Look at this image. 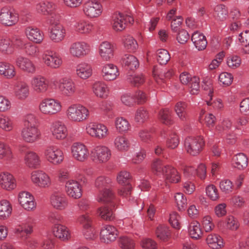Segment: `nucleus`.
<instances>
[{
  "label": "nucleus",
  "instance_id": "obj_1",
  "mask_svg": "<svg viewBox=\"0 0 249 249\" xmlns=\"http://www.w3.org/2000/svg\"><path fill=\"white\" fill-rule=\"evenodd\" d=\"M66 116L70 121L79 123L88 119L89 116V109L80 104H72L67 108Z\"/></svg>",
  "mask_w": 249,
  "mask_h": 249
},
{
  "label": "nucleus",
  "instance_id": "obj_2",
  "mask_svg": "<svg viewBox=\"0 0 249 249\" xmlns=\"http://www.w3.org/2000/svg\"><path fill=\"white\" fill-rule=\"evenodd\" d=\"M40 112L45 115H53L59 112L62 109L61 103L55 99L46 98L42 100L38 106Z\"/></svg>",
  "mask_w": 249,
  "mask_h": 249
},
{
  "label": "nucleus",
  "instance_id": "obj_3",
  "mask_svg": "<svg viewBox=\"0 0 249 249\" xmlns=\"http://www.w3.org/2000/svg\"><path fill=\"white\" fill-rule=\"evenodd\" d=\"M184 144L187 153L195 156L202 150L205 141L201 136L188 137L185 139Z\"/></svg>",
  "mask_w": 249,
  "mask_h": 249
},
{
  "label": "nucleus",
  "instance_id": "obj_4",
  "mask_svg": "<svg viewBox=\"0 0 249 249\" xmlns=\"http://www.w3.org/2000/svg\"><path fill=\"white\" fill-rule=\"evenodd\" d=\"M18 14L15 9L9 6H4L0 10V22L7 26H11L18 23Z\"/></svg>",
  "mask_w": 249,
  "mask_h": 249
},
{
  "label": "nucleus",
  "instance_id": "obj_5",
  "mask_svg": "<svg viewBox=\"0 0 249 249\" xmlns=\"http://www.w3.org/2000/svg\"><path fill=\"white\" fill-rule=\"evenodd\" d=\"M56 6L53 2L48 1H41L35 5V9L37 13L43 15L50 16V23L53 24L57 16L54 13Z\"/></svg>",
  "mask_w": 249,
  "mask_h": 249
},
{
  "label": "nucleus",
  "instance_id": "obj_6",
  "mask_svg": "<svg viewBox=\"0 0 249 249\" xmlns=\"http://www.w3.org/2000/svg\"><path fill=\"white\" fill-rule=\"evenodd\" d=\"M86 130L89 136L99 140L105 139L108 135L107 127L100 123H89L86 126Z\"/></svg>",
  "mask_w": 249,
  "mask_h": 249
},
{
  "label": "nucleus",
  "instance_id": "obj_7",
  "mask_svg": "<svg viewBox=\"0 0 249 249\" xmlns=\"http://www.w3.org/2000/svg\"><path fill=\"white\" fill-rule=\"evenodd\" d=\"M46 159L50 163L57 165L60 164L64 160L62 150L57 146L51 145L47 146L44 152Z\"/></svg>",
  "mask_w": 249,
  "mask_h": 249
},
{
  "label": "nucleus",
  "instance_id": "obj_8",
  "mask_svg": "<svg viewBox=\"0 0 249 249\" xmlns=\"http://www.w3.org/2000/svg\"><path fill=\"white\" fill-rule=\"evenodd\" d=\"M83 11L85 15L89 18L99 17L102 13V6L95 0H88L83 5Z\"/></svg>",
  "mask_w": 249,
  "mask_h": 249
},
{
  "label": "nucleus",
  "instance_id": "obj_9",
  "mask_svg": "<svg viewBox=\"0 0 249 249\" xmlns=\"http://www.w3.org/2000/svg\"><path fill=\"white\" fill-rule=\"evenodd\" d=\"M57 89L64 96L71 97L77 91L75 83L72 79L68 77H63L59 80Z\"/></svg>",
  "mask_w": 249,
  "mask_h": 249
},
{
  "label": "nucleus",
  "instance_id": "obj_10",
  "mask_svg": "<svg viewBox=\"0 0 249 249\" xmlns=\"http://www.w3.org/2000/svg\"><path fill=\"white\" fill-rule=\"evenodd\" d=\"M90 52V47L87 43L77 41L72 43L69 48V53L73 57L82 58Z\"/></svg>",
  "mask_w": 249,
  "mask_h": 249
},
{
  "label": "nucleus",
  "instance_id": "obj_11",
  "mask_svg": "<svg viewBox=\"0 0 249 249\" xmlns=\"http://www.w3.org/2000/svg\"><path fill=\"white\" fill-rule=\"evenodd\" d=\"M111 156V150L106 146H97L91 151L93 160L99 163L106 162Z\"/></svg>",
  "mask_w": 249,
  "mask_h": 249
},
{
  "label": "nucleus",
  "instance_id": "obj_12",
  "mask_svg": "<svg viewBox=\"0 0 249 249\" xmlns=\"http://www.w3.org/2000/svg\"><path fill=\"white\" fill-rule=\"evenodd\" d=\"M113 18L112 27L116 31H122L125 28L127 23L132 24L134 22L132 17L120 13L114 14Z\"/></svg>",
  "mask_w": 249,
  "mask_h": 249
},
{
  "label": "nucleus",
  "instance_id": "obj_13",
  "mask_svg": "<svg viewBox=\"0 0 249 249\" xmlns=\"http://www.w3.org/2000/svg\"><path fill=\"white\" fill-rule=\"evenodd\" d=\"M118 235L117 229L113 226H104L100 231V240L102 242L109 244L114 241Z\"/></svg>",
  "mask_w": 249,
  "mask_h": 249
},
{
  "label": "nucleus",
  "instance_id": "obj_14",
  "mask_svg": "<svg viewBox=\"0 0 249 249\" xmlns=\"http://www.w3.org/2000/svg\"><path fill=\"white\" fill-rule=\"evenodd\" d=\"M78 221L83 225V234L87 239L93 240L96 237L95 229L91 226L90 218L88 215H82Z\"/></svg>",
  "mask_w": 249,
  "mask_h": 249
},
{
  "label": "nucleus",
  "instance_id": "obj_15",
  "mask_svg": "<svg viewBox=\"0 0 249 249\" xmlns=\"http://www.w3.org/2000/svg\"><path fill=\"white\" fill-rule=\"evenodd\" d=\"M73 157L77 160L84 161L89 156L87 147L81 143H74L71 148Z\"/></svg>",
  "mask_w": 249,
  "mask_h": 249
},
{
  "label": "nucleus",
  "instance_id": "obj_16",
  "mask_svg": "<svg viewBox=\"0 0 249 249\" xmlns=\"http://www.w3.org/2000/svg\"><path fill=\"white\" fill-rule=\"evenodd\" d=\"M21 136L26 142L33 143L40 139L41 132L38 127H23Z\"/></svg>",
  "mask_w": 249,
  "mask_h": 249
},
{
  "label": "nucleus",
  "instance_id": "obj_17",
  "mask_svg": "<svg viewBox=\"0 0 249 249\" xmlns=\"http://www.w3.org/2000/svg\"><path fill=\"white\" fill-rule=\"evenodd\" d=\"M31 180L36 185L45 188L49 186L51 182L48 175L42 171H34L31 174Z\"/></svg>",
  "mask_w": 249,
  "mask_h": 249
},
{
  "label": "nucleus",
  "instance_id": "obj_18",
  "mask_svg": "<svg viewBox=\"0 0 249 249\" xmlns=\"http://www.w3.org/2000/svg\"><path fill=\"white\" fill-rule=\"evenodd\" d=\"M50 130L54 138L57 140H63L67 136V129L64 124L56 121L52 123Z\"/></svg>",
  "mask_w": 249,
  "mask_h": 249
},
{
  "label": "nucleus",
  "instance_id": "obj_19",
  "mask_svg": "<svg viewBox=\"0 0 249 249\" xmlns=\"http://www.w3.org/2000/svg\"><path fill=\"white\" fill-rule=\"evenodd\" d=\"M31 84L33 89L38 94L45 93L49 88V81L41 75L35 76Z\"/></svg>",
  "mask_w": 249,
  "mask_h": 249
},
{
  "label": "nucleus",
  "instance_id": "obj_20",
  "mask_svg": "<svg viewBox=\"0 0 249 249\" xmlns=\"http://www.w3.org/2000/svg\"><path fill=\"white\" fill-rule=\"evenodd\" d=\"M43 62L52 69H58L62 64L61 57L56 53L50 52L42 56Z\"/></svg>",
  "mask_w": 249,
  "mask_h": 249
},
{
  "label": "nucleus",
  "instance_id": "obj_21",
  "mask_svg": "<svg viewBox=\"0 0 249 249\" xmlns=\"http://www.w3.org/2000/svg\"><path fill=\"white\" fill-rule=\"evenodd\" d=\"M33 226V220L29 218L25 223L18 226L15 229V233L18 237L26 239L32 233Z\"/></svg>",
  "mask_w": 249,
  "mask_h": 249
},
{
  "label": "nucleus",
  "instance_id": "obj_22",
  "mask_svg": "<svg viewBox=\"0 0 249 249\" xmlns=\"http://www.w3.org/2000/svg\"><path fill=\"white\" fill-rule=\"evenodd\" d=\"M66 192L68 196L78 199L82 196V189L80 184L76 180H69L65 185Z\"/></svg>",
  "mask_w": 249,
  "mask_h": 249
},
{
  "label": "nucleus",
  "instance_id": "obj_23",
  "mask_svg": "<svg viewBox=\"0 0 249 249\" xmlns=\"http://www.w3.org/2000/svg\"><path fill=\"white\" fill-rule=\"evenodd\" d=\"M18 200L21 206L26 210L31 211L36 208V204L34 196L27 192L19 193Z\"/></svg>",
  "mask_w": 249,
  "mask_h": 249
},
{
  "label": "nucleus",
  "instance_id": "obj_24",
  "mask_svg": "<svg viewBox=\"0 0 249 249\" xmlns=\"http://www.w3.org/2000/svg\"><path fill=\"white\" fill-rule=\"evenodd\" d=\"M16 64L18 67L25 72L34 73L36 71V67L34 63L27 57L19 56L16 59Z\"/></svg>",
  "mask_w": 249,
  "mask_h": 249
},
{
  "label": "nucleus",
  "instance_id": "obj_25",
  "mask_svg": "<svg viewBox=\"0 0 249 249\" xmlns=\"http://www.w3.org/2000/svg\"><path fill=\"white\" fill-rule=\"evenodd\" d=\"M30 94L29 86L24 82L18 83L14 88V95L16 98L21 101H25Z\"/></svg>",
  "mask_w": 249,
  "mask_h": 249
},
{
  "label": "nucleus",
  "instance_id": "obj_26",
  "mask_svg": "<svg viewBox=\"0 0 249 249\" xmlns=\"http://www.w3.org/2000/svg\"><path fill=\"white\" fill-rule=\"evenodd\" d=\"M97 200L98 202H103L110 204L111 206L114 207L117 203V200L114 196V193L110 190V187L100 191L97 196Z\"/></svg>",
  "mask_w": 249,
  "mask_h": 249
},
{
  "label": "nucleus",
  "instance_id": "obj_27",
  "mask_svg": "<svg viewBox=\"0 0 249 249\" xmlns=\"http://www.w3.org/2000/svg\"><path fill=\"white\" fill-rule=\"evenodd\" d=\"M66 35L65 28L60 24L53 26L50 32L51 40L55 43H59L64 40Z\"/></svg>",
  "mask_w": 249,
  "mask_h": 249
},
{
  "label": "nucleus",
  "instance_id": "obj_28",
  "mask_svg": "<svg viewBox=\"0 0 249 249\" xmlns=\"http://www.w3.org/2000/svg\"><path fill=\"white\" fill-rule=\"evenodd\" d=\"M52 206L58 210H63L68 206V200L65 195L60 193L54 194L51 197Z\"/></svg>",
  "mask_w": 249,
  "mask_h": 249
},
{
  "label": "nucleus",
  "instance_id": "obj_29",
  "mask_svg": "<svg viewBox=\"0 0 249 249\" xmlns=\"http://www.w3.org/2000/svg\"><path fill=\"white\" fill-rule=\"evenodd\" d=\"M102 74L104 79L106 81L115 80L119 75L118 68L113 64H107L103 66Z\"/></svg>",
  "mask_w": 249,
  "mask_h": 249
},
{
  "label": "nucleus",
  "instance_id": "obj_30",
  "mask_svg": "<svg viewBox=\"0 0 249 249\" xmlns=\"http://www.w3.org/2000/svg\"><path fill=\"white\" fill-rule=\"evenodd\" d=\"M0 185L7 190H12L16 186V181L12 175L8 172H3L0 174Z\"/></svg>",
  "mask_w": 249,
  "mask_h": 249
},
{
  "label": "nucleus",
  "instance_id": "obj_31",
  "mask_svg": "<svg viewBox=\"0 0 249 249\" xmlns=\"http://www.w3.org/2000/svg\"><path fill=\"white\" fill-rule=\"evenodd\" d=\"M161 174L164 177L167 181L170 182L178 183L180 179V177L177 170L171 165H165Z\"/></svg>",
  "mask_w": 249,
  "mask_h": 249
},
{
  "label": "nucleus",
  "instance_id": "obj_32",
  "mask_svg": "<svg viewBox=\"0 0 249 249\" xmlns=\"http://www.w3.org/2000/svg\"><path fill=\"white\" fill-rule=\"evenodd\" d=\"M25 34L27 38L36 43H41L43 39V34L36 27L28 26L25 28Z\"/></svg>",
  "mask_w": 249,
  "mask_h": 249
},
{
  "label": "nucleus",
  "instance_id": "obj_33",
  "mask_svg": "<svg viewBox=\"0 0 249 249\" xmlns=\"http://www.w3.org/2000/svg\"><path fill=\"white\" fill-rule=\"evenodd\" d=\"M113 45L107 41L103 42L99 46V54L103 60H109L113 56Z\"/></svg>",
  "mask_w": 249,
  "mask_h": 249
},
{
  "label": "nucleus",
  "instance_id": "obj_34",
  "mask_svg": "<svg viewBox=\"0 0 249 249\" xmlns=\"http://www.w3.org/2000/svg\"><path fill=\"white\" fill-rule=\"evenodd\" d=\"M53 231L54 235L62 241H67L71 238V234L67 227L61 224L54 225Z\"/></svg>",
  "mask_w": 249,
  "mask_h": 249
},
{
  "label": "nucleus",
  "instance_id": "obj_35",
  "mask_svg": "<svg viewBox=\"0 0 249 249\" xmlns=\"http://www.w3.org/2000/svg\"><path fill=\"white\" fill-rule=\"evenodd\" d=\"M76 72L78 77L82 79H87L92 75V69L89 64L83 62L77 65Z\"/></svg>",
  "mask_w": 249,
  "mask_h": 249
},
{
  "label": "nucleus",
  "instance_id": "obj_36",
  "mask_svg": "<svg viewBox=\"0 0 249 249\" xmlns=\"http://www.w3.org/2000/svg\"><path fill=\"white\" fill-rule=\"evenodd\" d=\"M191 40L196 48L199 51L205 49L207 46V42L206 37L198 31L195 32L193 34Z\"/></svg>",
  "mask_w": 249,
  "mask_h": 249
},
{
  "label": "nucleus",
  "instance_id": "obj_37",
  "mask_svg": "<svg viewBox=\"0 0 249 249\" xmlns=\"http://www.w3.org/2000/svg\"><path fill=\"white\" fill-rule=\"evenodd\" d=\"M92 90L95 95L101 98L107 97L109 93L107 86L102 82H96L92 85Z\"/></svg>",
  "mask_w": 249,
  "mask_h": 249
},
{
  "label": "nucleus",
  "instance_id": "obj_38",
  "mask_svg": "<svg viewBox=\"0 0 249 249\" xmlns=\"http://www.w3.org/2000/svg\"><path fill=\"white\" fill-rule=\"evenodd\" d=\"M115 207L111 206L110 204L100 207L98 210V213L101 217L105 220L111 221L114 219L115 214L113 210Z\"/></svg>",
  "mask_w": 249,
  "mask_h": 249
},
{
  "label": "nucleus",
  "instance_id": "obj_39",
  "mask_svg": "<svg viewBox=\"0 0 249 249\" xmlns=\"http://www.w3.org/2000/svg\"><path fill=\"white\" fill-rule=\"evenodd\" d=\"M206 241L209 247L213 249H218L223 246L222 238L215 233L209 234Z\"/></svg>",
  "mask_w": 249,
  "mask_h": 249
},
{
  "label": "nucleus",
  "instance_id": "obj_40",
  "mask_svg": "<svg viewBox=\"0 0 249 249\" xmlns=\"http://www.w3.org/2000/svg\"><path fill=\"white\" fill-rule=\"evenodd\" d=\"M15 68L12 64L0 62V74L7 78H12L16 75Z\"/></svg>",
  "mask_w": 249,
  "mask_h": 249
},
{
  "label": "nucleus",
  "instance_id": "obj_41",
  "mask_svg": "<svg viewBox=\"0 0 249 249\" xmlns=\"http://www.w3.org/2000/svg\"><path fill=\"white\" fill-rule=\"evenodd\" d=\"M12 212V207L10 203L6 199L0 201V219L4 220L8 218Z\"/></svg>",
  "mask_w": 249,
  "mask_h": 249
},
{
  "label": "nucleus",
  "instance_id": "obj_42",
  "mask_svg": "<svg viewBox=\"0 0 249 249\" xmlns=\"http://www.w3.org/2000/svg\"><path fill=\"white\" fill-rule=\"evenodd\" d=\"M24 160L26 165L30 168H37L40 162L39 156L34 152H28Z\"/></svg>",
  "mask_w": 249,
  "mask_h": 249
},
{
  "label": "nucleus",
  "instance_id": "obj_43",
  "mask_svg": "<svg viewBox=\"0 0 249 249\" xmlns=\"http://www.w3.org/2000/svg\"><path fill=\"white\" fill-rule=\"evenodd\" d=\"M13 158V155L10 146L0 141V160L10 161Z\"/></svg>",
  "mask_w": 249,
  "mask_h": 249
},
{
  "label": "nucleus",
  "instance_id": "obj_44",
  "mask_svg": "<svg viewBox=\"0 0 249 249\" xmlns=\"http://www.w3.org/2000/svg\"><path fill=\"white\" fill-rule=\"evenodd\" d=\"M0 52L3 54H11L14 52L12 42L9 38L0 37Z\"/></svg>",
  "mask_w": 249,
  "mask_h": 249
},
{
  "label": "nucleus",
  "instance_id": "obj_45",
  "mask_svg": "<svg viewBox=\"0 0 249 249\" xmlns=\"http://www.w3.org/2000/svg\"><path fill=\"white\" fill-rule=\"evenodd\" d=\"M232 164L234 167L241 170L246 168L248 165V158L243 153H238L233 158Z\"/></svg>",
  "mask_w": 249,
  "mask_h": 249
},
{
  "label": "nucleus",
  "instance_id": "obj_46",
  "mask_svg": "<svg viewBox=\"0 0 249 249\" xmlns=\"http://www.w3.org/2000/svg\"><path fill=\"white\" fill-rule=\"evenodd\" d=\"M155 234L158 238L163 241H167L171 236L169 228L164 225H159L156 228Z\"/></svg>",
  "mask_w": 249,
  "mask_h": 249
},
{
  "label": "nucleus",
  "instance_id": "obj_47",
  "mask_svg": "<svg viewBox=\"0 0 249 249\" xmlns=\"http://www.w3.org/2000/svg\"><path fill=\"white\" fill-rule=\"evenodd\" d=\"M174 74V71L172 70H169L167 71L159 72V70L155 67L154 68L153 71V75L156 81L158 84H160L164 82V78L169 79Z\"/></svg>",
  "mask_w": 249,
  "mask_h": 249
},
{
  "label": "nucleus",
  "instance_id": "obj_48",
  "mask_svg": "<svg viewBox=\"0 0 249 249\" xmlns=\"http://www.w3.org/2000/svg\"><path fill=\"white\" fill-rule=\"evenodd\" d=\"M123 42L125 49L130 52H135L138 47V44L134 38L130 36L127 35L123 37Z\"/></svg>",
  "mask_w": 249,
  "mask_h": 249
},
{
  "label": "nucleus",
  "instance_id": "obj_49",
  "mask_svg": "<svg viewBox=\"0 0 249 249\" xmlns=\"http://www.w3.org/2000/svg\"><path fill=\"white\" fill-rule=\"evenodd\" d=\"M122 61L131 70H135L139 67L138 59L133 55L125 54L122 58Z\"/></svg>",
  "mask_w": 249,
  "mask_h": 249
},
{
  "label": "nucleus",
  "instance_id": "obj_50",
  "mask_svg": "<svg viewBox=\"0 0 249 249\" xmlns=\"http://www.w3.org/2000/svg\"><path fill=\"white\" fill-rule=\"evenodd\" d=\"M116 148L121 151H127L130 146V143L126 138L123 136H117L114 141Z\"/></svg>",
  "mask_w": 249,
  "mask_h": 249
},
{
  "label": "nucleus",
  "instance_id": "obj_51",
  "mask_svg": "<svg viewBox=\"0 0 249 249\" xmlns=\"http://www.w3.org/2000/svg\"><path fill=\"white\" fill-rule=\"evenodd\" d=\"M189 232L191 238L195 239L200 238L202 235L200 224L196 221L192 222L189 225Z\"/></svg>",
  "mask_w": 249,
  "mask_h": 249
},
{
  "label": "nucleus",
  "instance_id": "obj_52",
  "mask_svg": "<svg viewBox=\"0 0 249 249\" xmlns=\"http://www.w3.org/2000/svg\"><path fill=\"white\" fill-rule=\"evenodd\" d=\"M75 30L80 34H89L93 29V25L85 20H81L74 25Z\"/></svg>",
  "mask_w": 249,
  "mask_h": 249
},
{
  "label": "nucleus",
  "instance_id": "obj_53",
  "mask_svg": "<svg viewBox=\"0 0 249 249\" xmlns=\"http://www.w3.org/2000/svg\"><path fill=\"white\" fill-rule=\"evenodd\" d=\"M228 9L224 5H217L214 9L213 15L217 20L220 21L225 20L228 16Z\"/></svg>",
  "mask_w": 249,
  "mask_h": 249
},
{
  "label": "nucleus",
  "instance_id": "obj_54",
  "mask_svg": "<svg viewBox=\"0 0 249 249\" xmlns=\"http://www.w3.org/2000/svg\"><path fill=\"white\" fill-rule=\"evenodd\" d=\"M111 180L105 176L98 177L95 181V186L100 191L103 190L111 186Z\"/></svg>",
  "mask_w": 249,
  "mask_h": 249
},
{
  "label": "nucleus",
  "instance_id": "obj_55",
  "mask_svg": "<svg viewBox=\"0 0 249 249\" xmlns=\"http://www.w3.org/2000/svg\"><path fill=\"white\" fill-rule=\"evenodd\" d=\"M172 112L168 108L160 110L159 113V117L160 122L166 124L170 125L173 123L171 116Z\"/></svg>",
  "mask_w": 249,
  "mask_h": 249
},
{
  "label": "nucleus",
  "instance_id": "obj_56",
  "mask_svg": "<svg viewBox=\"0 0 249 249\" xmlns=\"http://www.w3.org/2000/svg\"><path fill=\"white\" fill-rule=\"evenodd\" d=\"M0 128L5 131H11L14 128L13 120L8 116H0Z\"/></svg>",
  "mask_w": 249,
  "mask_h": 249
},
{
  "label": "nucleus",
  "instance_id": "obj_57",
  "mask_svg": "<svg viewBox=\"0 0 249 249\" xmlns=\"http://www.w3.org/2000/svg\"><path fill=\"white\" fill-rule=\"evenodd\" d=\"M187 104L184 102H178L175 107V110L179 119L184 121L186 120Z\"/></svg>",
  "mask_w": 249,
  "mask_h": 249
},
{
  "label": "nucleus",
  "instance_id": "obj_58",
  "mask_svg": "<svg viewBox=\"0 0 249 249\" xmlns=\"http://www.w3.org/2000/svg\"><path fill=\"white\" fill-rule=\"evenodd\" d=\"M115 125L117 129L121 133L126 132L130 126L127 120L123 117L116 119Z\"/></svg>",
  "mask_w": 249,
  "mask_h": 249
},
{
  "label": "nucleus",
  "instance_id": "obj_59",
  "mask_svg": "<svg viewBox=\"0 0 249 249\" xmlns=\"http://www.w3.org/2000/svg\"><path fill=\"white\" fill-rule=\"evenodd\" d=\"M119 244L122 249H134V241L127 236H121L119 239Z\"/></svg>",
  "mask_w": 249,
  "mask_h": 249
},
{
  "label": "nucleus",
  "instance_id": "obj_60",
  "mask_svg": "<svg viewBox=\"0 0 249 249\" xmlns=\"http://www.w3.org/2000/svg\"><path fill=\"white\" fill-rule=\"evenodd\" d=\"M175 199L178 208L180 211H183L187 206V199L183 194L178 193L175 195Z\"/></svg>",
  "mask_w": 249,
  "mask_h": 249
},
{
  "label": "nucleus",
  "instance_id": "obj_61",
  "mask_svg": "<svg viewBox=\"0 0 249 249\" xmlns=\"http://www.w3.org/2000/svg\"><path fill=\"white\" fill-rule=\"evenodd\" d=\"M157 61L160 65H165L170 59L168 52L165 49H160L157 53Z\"/></svg>",
  "mask_w": 249,
  "mask_h": 249
},
{
  "label": "nucleus",
  "instance_id": "obj_62",
  "mask_svg": "<svg viewBox=\"0 0 249 249\" xmlns=\"http://www.w3.org/2000/svg\"><path fill=\"white\" fill-rule=\"evenodd\" d=\"M200 79L198 77L193 76L189 83L190 92L192 94H197L199 90Z\"/></svg>",
  "mask_w": 249,
  "mask_h": 249
},
{
  "label": "nucleus",
  "instance_id": "obj_63",
  "mask_svg": "<svg viewBox=\"0 0 249 249\" xmlns=\"http://www.w3.org/2000/svg\"><path fill=\"white\" fill-rule=\"evenodd\" d=\"M148 118L147 111L143 107L138 108L135 113V120L138 123H143Z\"/></svg>",
  "mask_w": 249,
  "mask_h": 249
},
{
  "label": "nucleus",
  "instance_id": "obj_64",
  "mask_svg": "<svg viewBox=\"0 0 249 249\" xmlns=\"http://www.w3.org/2000/svg\"><path fill=\"white\" fill-rule=\"evenodd\" d=\"M38 120L35 115L29 114L25 117L24 127H38Z\"/></svg>",
  "mask_w": 249,
  "mask_h": 249
}]
</instances>
